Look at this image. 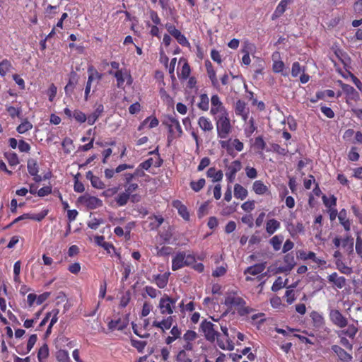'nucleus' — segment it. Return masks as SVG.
Returning <instances> with one entry per match:
<instances>
[{
    "label": "nucleus",
    "instance_id": "7c9ffc66",
    "mask_svg": "<svg viewBox=\"0 0 362 362\" xmlns=\"http://www.w3.org/2000/svg\"><path fill=\"white\" fill-rule=\"evenodd\" d=\"M252 190L256 194L263 195L268 192L269 189L267 186L263 183L262 181L256 180L252 185Z\"/></svg>",
    "mask_w": 362,
    "mask_h": 362
},
{
    "label": "nucleus",
    "instance_id": "2f4dec72",
    "mask_svg": "<svg viewBox=\"0 0 362 362\" xmlns=\"http://www.w3.org/2000/svg\"><path fill=\"white\" fill-rule=\"evenodd\" d=\"M173 206L178 211L179 214L186 221L189 219V214L187 207L179 200L173 202Z\"/></svg>",
    "mask_w": 362,
    "mask_h": 362
},
{
    "label": "nucleus",
    "instance_id": "cd10ccee",
    "mask_svg": "<svg viewBox=\"0 0 362 362\" xmlns=\"http://www.w3.org/2000/svg\"><path fill=\"white\" fill-rule=\"evenodd\" d=\"M170 335L165 338V342L166 344L170 345L176 339H180L181 336V329L177 325L173 326L170 332Z\"/></svg>",
    "mask_w": 362,
    "mask_h": 362
},
{
    "label": "nucleus",
    "instance_id": "6e6552de",
    "mask_svg": "<svg viewBox=\"0 0 362 362\" xmlns=\"http://www.w3.org/2000/svg\"><path fill=\"white\" fill-rule=\"evenodd\" d=\"M211 107L210 113L214 117L228 112L222 102L221 101L220 98L217 95H214L211 96Z\"/></svg>",
    "mask_w": 362,
    "mask_h": 362
},
{
    "label": "nucleus",
    "instance_id": "473e14b6",
    "mask_svg": "<svg viewBox=\"0 0 362 362\" xmlns=\"http://www.w3.org/2000/svg\"><path fill=\"white\" fill-rule=\"evenodd\" d=\"M265 263L256 264L253 266L247 267V269L245 271V274L255 276L262 273L265 269Z\"/></svg>",
    "mask_w": 362,
    "mask_h": 362
},
{
    "label": "nucleus",
    "instance_id": "b1692460",
    "mask_svg": "<svg viewBox=\"0 0 362 362\" xmlns=\"http://www.w3.org/2000/svg\"><path fill=\"white\" fill-rule=\"evenodd\" d=\"M346 327V329L337 332L338 337H341V336L344 335L350 339H354L358 332L357 326L354 324H348Z\"/></svg>",
    "mask_w": 362,
    "mask_h": 362
},
{
    "label": "nucleus",
    "instance_id": "c756f323",
    "mask_svg": "<svg viewBox=\"0 0 362 362\" xmlns=\"http://www.w3.org/2000/svg\"><path fill=\"white\" fill-rule=\"evenodd\" d=\"M179 63H183V64L180 70V72L178 73V77L182 79L186 80L187 78H188L191 73L190 66L187 63V60L184 58H181L180 59Z\"/></svg>",
    "mask_w": 362,
    "mask_h": 362
},
{
    "label": "nucleus",
    "instance_id": "e2e57ef3",
    "mask_svg": "<svg viewBox=\"0 0 362 362\" xmlns=\"http://www.w3.org/2000/svg\"><path fill=\"white\" fill-rule=\"evenodd\" d=\"M131 344L133 347L136 349L139 352H143L144 348L146 346V342L144 341L136 340L134 339H131Z\"/></svg>",
    "mask_w": 362,
    "mask_h": 362
},
{
    "label": "nucleus",
    "instance_id": "2eb2a0df",
    "mask_svg": "<svg viewBox=\"0 0 362 362\" xmlns=\"http://www.w3.org/2000/svg\"><path fill=\"white\" fill-rule=\"evenodd\" d=\"M173 323V317L168 316L163 318L161 321L154 320L152 323L153 327L160 329L162 332L169 329Z\"/></svg>",
    "mask_w": 362,
    "mask_h": 362
},
{
    "label": "nucleus",
    "instance_id": "79ce46f5",
    "mask_svg": "<svg viewBox=\"0 0 362 362\" xmlns=\"http://www.w3.org/2000/svg\"><path fill=\"white\" fill-rule=\"evenodd\" d=\"M288 230L292 236L296 235L298 233H302L304 231V226L302 223H297L296 224H289L288 226Z\"/></svg>",
    "mask_w": 362,
    "mask_h": 362
},
{
    "label": "nucleus",
    "instance_id": "4be33fe9",
    "mask_svg": "<svg viewBox=\"0 0 362 362\" xmlns=\"http://www.w3.org/2000/svg\"><path fill=\"white\" fill-rule=\"evenodd\" d=\"M197 124L199 128L205 133L211 132L214 129L212 122L204 116L199 117Z\"/></svg>",
    "mask_w": 362,
    "mask_h": 362
},
{
    "label": "nucleus",
    "instance_id": "09e8293b",
    "mask_svg": "<svg viewBox=\"0 0 362 362\" xmlns=\"http://www.w3.org/2000/svg\"><path fill=\"white\" fill-rule=\"evenodd\" d=\"M341 88L343 91L351 98L356 99L358 97V93L350 85L341 83Z\"/></svg>",
    "mask_w": 362,
    "mask_h": 362
},
{
    "label": "nucleus",
    "instance_id": "13d9d810",
    "mask_svg": "<svg viewBox=\"0 0 362 362\" xmlns=\"http://www.w3.org/2000/svg\"><path fill=\"white\" fill-rule=\"evenodd\" d=\"M206 181L204 178H200L197 181H192L190 187L194 192L200 191L205 185Z\"/></svg>",
    "mask_w": 362,
    "mask_h": 362
},
{
    "label": "nucleus",
    "instance_id": "6e6d98bb",
    "mask_svg": "<svg viewBox=\"0 0 362 362\" xmlns=\"http://www.w3.org/2000/svg\"><path fill=\"white\" fill-rule=\"evenodd\" d=\"M283 240L284 238L282 235H275L270 240V243L274 250L277 251L281 248Z\"/></svg>",
    "mask_w": 362,
    "mask_h": 362
},
{
    "label": "nucleus",
    "instance_id": "423d86ee",
    "mask_svg": "<svg viewBox=\"0 0 362 362\" xmlns=\"http://www.w3.org/2000/svg\"><path fill=\"white\" fill-rule=\"evenodd\" d=\"M200 329L207 341L213 342L219 337V333L216 328V325L210 321H202L200 325Z\"/></svg>",
    "mask_w": 362,
    "mask_h": 362
},
{
    "label": "nucleus",
    "instance_id": "f257e3e1",
    "mask_svg": "<svg viewBox=\"0 0 362 362\" xmlns=\"http://www.w3.org/2000/svg\"><path fill=\"white\" fill-rule=\"evenodd\" d=\"M223 304L230 310L235 308L241 316L250 312V308L246 306L245 300L235 291H228L226 293Z\"/></svg>",
    "mask_w": 362,
    "mask_h": 362
},
{
    "label": "nucleus",
    "instance_id": "7ed1b4c3",
    "mask_svg": "<svg viewBox=\"0 0 362 362\" xmlns=\"http://www.w3.org/2000/svg\"><path fill=\"white\" fill-rule=\"evenodd\" d=\"M163 124L168 127L170 135L168 141L170 143L174 138L180 137L182 134V129L179 121L173 116L165 118Z\"/></svg>",
    "mask_w": 362,
    "mask_h": 362
},
{
    "label": "nucleus",
    "instance_id": "4d7b16f0",
    "mask_svg": "<svg viewBox=\"0 0 362 362\" xmlns=\"http://www.w3.org/2000/svg\"><path fill=\"white\" fill-rule=\"evenodd\" d=\"M130 197L124 192L119 194L115 198V201L118 206H123L127 204Z\"/></svg>",
    "mask_w": 362,
    "mask_h": 362
},
{
    "label": "nucleus",
    "instance_id": "69168bd1",
    "mask_svg": "<svg viewBox=\"0 0 362 362\" xmlns=\"http://www.w3.org/2000/svg\"><path fill=\"white\" fill-rule=\"evenodd\" d=\"M48 209H43L38 214L30 213V219L40 221L48 214Z\"/></svg>",
    "mask_w": 362,
    "mask_h": 362
},
{
    "label": "nucleus",
    "instance_id": "dca6fc26",
    "mask_svg": "<svg viewBox=\"0 0 362 362\" xmlns=\"http://www.w3.org/2000/svg\"><path fill=\"white\" fill-rule=\"evenodd\" d=\"M235 112L237 115H240L242 119L245 122L248 119L250 114L249 109L246 107L245 102L238 100L235 107Z\"/></svg>",
    "mask_w": 362,
    "mask_h": 362
},
{
    "label": "nucleus",
    "instance_id": "a878e982",
    "mask_svg": "<svg viewBox=\"0 0 362 362\" xmlns=\"http://www.w3.org/2000/svg\"><path fill=\"white\" fill-rule=\"evenodd\" d=\"M28 170L30 175L34 177V180L37 182L42 180V177L38 175V166L35 160H29L28 161Z\"/></svg>",
    "mask_w": 362,
    "mask_h": 362
},
{
    "label": "nucleus",
    "instance_id": "6ab92c4d",
    "mask_svg": "<svg viewBox=\"0 0 362 362\" xmlns=\"http://www.w3.org/2000/svg\"><path fill=\"white\" fill-rule=\"evenodd\" d=\"M332 351L339 357V358L344 362H349L352 359L351 354H348L344 349L338 345H333L331 347Z\"/></svg>",
    "mask_w": 362,
    "mask_h": 362
},
{
    "label": "nucleus",
    "instance_id": "37998d69",
    "mask_svg": "<svg viewBox=\"0 0 362 362\" xmlns=\"http://www.w3.org/2000/svg\"><path fill=\"white\" fill-rule=\"evenodd\" d=\"M4 155L11 166H16L19 163V159L16 153L8 151L5 152Z\"/></svg>",
    "mask_w": 362,
    "mask_h": 362
},
{
    "label": "nucleus",
    "instance_id": "680f3d73",
    "mask_svg": "<svg viewBox=\"0 0 362 362\" xmlns=\"http://www.w3.org/2000/svg\"><path fill=\"white\" fill-rule=\"evenodd\" d=\"M73 118L79 123H83L86 120L88 121V117L79 110H75L73 112Z\"/></svg>",
    "mask_w": 362,
    "mask_h": 362
},
{
    "label": "nucleus",
    "instance_id": "338daca9",
    "mask_svg": "<svg viewBox=\"0 0 362 362\" xmlns=\"http://www.w3.org/2000/svg\"><path fill=\"white\" fill-rule=\"evenodd\" d=\"M285 285H286V282H284L283 281V279L281 276H279L274 282V284L272 286V290L273 291H277L281 289L282 288H284L285 286Z\"/></svg>",
    "mask_w": 362,
    "mask_h": 362
},
{
    "label": "nucleus",
    "instance_id": "e433bc0d",
    "mask_svg": "<svg viewBox=\"0 0 362 362\" xmlns=\"http://www.w3.org/2000/svg\"><path fill=\"white\" fill-rule=\"evenodd\" d=\"M88 81H89V83H92L94 81L99 82L102 78V74H100L93 66H90L88 68Z\"/></svg>",
    "mask_w": 362,
    "mask_h": 362
},
{
    "label": "nucleus",
    "instance_id": "4c0bfd02",
    "mask_svg": "<svg viewBox=\"0 0 362 362\" xmlns=\"http://www.w3.org/2000/svg\"><path fill=\"white\" fill-rule=\"evenodd\" d=\"M217 339V345L223 350L232 351L234 349L233 343L229 340L228 338H226L224 339H220L218 337Z\"/></svg>",
    "mask_w": 362,
    "mask_h": 362
},
{
    "label": "nucleus",
    "instance_id": "f704fd0d",
    "mask_svg": "<svg viewBox=\"0 0 362 362\" xmlns=\"http://www.w3.org/2000/svg\"><path fill=\"white\" fill-rule=\"evenodd\" d=\"M104 107L103 105H98L95 108V111L88 116V124L93 125L97 119L99 118L102 112H103Z\"/></svg>",
    "mask_w": 362,
    "mask_h": 362
},
{
    "label": "nucleus",
    "instance_id": "603ef678",
    "mask_svg": "<svg viewBox=\"0 0 362 362\" xmlns=\"http://www.w3.org/2000/svg\"><path fill=\"white\" fill-rule=\"evenodd\" d=\"M32 128L33 124L29 121L25 120L17 127L16 131L19 134H24L30 130Z\"/></svg>",
    "mask_w": 362,
    "mask_h": 362
},
{
    "label": "nucleus",
    "instance_id": "9d476101",
    "mask_svg": "<svg viewBox=\"0 0 362 362\" xmlns=\"http://www.w3.org/2000/svg\"><path fill=\"white\" fill-rule=\"evenodd\" d=\"M197 338V334L193 330H187L182 336V340L183 341L182 348L186 350L194 351V341Z\"/></svg>",
    "mask_w": 362,
    "mask_h": 362
},
{
    "label": "nucleus",
    "instance_id": "58836bf2",
    "mask_svg": "<svg viewBox=\"0 0 362 362\" xmlns=\"http://www.w3.org/2000/svg\"><path fill=\"white\" fill-rule=\"evenodd\" d=\"M207 176L210 177L213 182H218L223 179V174L221 170H217L214 168H210L207 170Z\"/></svg>",
    "mask_w": 362,
    "mask_h": 362
},
{
    "label": "nucleus",
    "instance_id": "1a4fd4ad",
    "mask_svg": "<svg viewBox=\"0 0 362 362\" xmlns=\"http://www.w3.org/2000/svg\"><path fill=\"white\" fill-rule=\"evenodd\" d=\"M165 28L167 29L168 32L172 36H173L182 46H189L190 44L187 39L186 38V37L184 35H182L179 30L175 28V27L173 25L170 23H167L165 25Z\"/></svg>",
    "mask_w": 362,
    "mask_h": 362
},
{
    "label": "nucleus",
    "instance_id": "39448f33",
    "mask_svg": "<svg viewBox=\"0 0 362 362\" xmlns=\"http://www.w3.org/2000/svg\"><path fill=\"white\" fill-rule=\"evenodd\" d=\"M176 300L172 298L168 295H163L159 300L158 308L160 313L163 315L171 316L175 310Z\"/></svg>",
    "mask_w": 362,
    "mask_h": 362
},
{
    "label": "nucleus",
    "instance_id": "052dcab7",
    "mask_svg": "<svg viewBox=\"0 0 362 362\" xmlns=\"http://www.w3.org/2000/svg\"><path fill=\"white\" fill-rule=\"evenodd\" d=\"M62 146L64 148V153L69 154L71 152V151L73 150V141L71 139L69 138V137H66L62 143Z\"/></svg>",
    "mask_w": 362,
    "mask_h": 362
},
{
    "label": "nucleus",
    "instance_id": "393cba45",
    "mask_svg": "<svg viewBox=\"0 0 362 362\" xmlns=\"http://www.w3.org/2000/svg\"><path fill=\"white\" fill-rule=\"evenodd\" d=\"M205 66L207 71V75L210 78L213 86L218 88L219 86V83L216 77V73L215 69H214L211 63L209 61L205 62Z\"/></svg>",
    "mask_w": 362,
    "mask_h": 362
},
{
    "label": "nucleus",
    "instance_id": "c9c22d12",
    "mask_svg": "<svg viewBox=\"0 0 362 362\" xmlns=\"http://www.w3.org/2000/svg\"><path fill=\"white\" fill-rule=\"evenodd\" d=\"M247 195L248 192L244 187L240 184H235L234 185V196L235 198L243 200Z\"/></svg>",
    "mask_w": 362,
    "mask_h": 362
},
{
    "label": "nucleus",
    "instance_id": "49530a36",
    "mask_svg": "<svg viewBox=\"0 0 362 362\" xmlns=\"http://www.w3.org/2000/svg\"><path fill=\"white\" fill-rule=\"evenodd\" d=\"M87 177L90 178L91 185L93 187L97 189H103L105 187V184L101 181V180L99 177L93 175L90 172H88Z\"/></svg>",
    "mask_w": 362,
    "mask_h": 362
},
{
    "label": "nucleus",
    "instance_id": "bf43d9fd",
    "mask_svg": "<svg viewBox=\"0 0 362 362\" xmlns=\"http://www.w3.org/2000/svg\"><path fill=\"white\" fill-rule=\"evenodd\" d=\"M303 72H305V69L302 67L297 62L293 63L291 68V75L293 77H297Z\"/></svg>",
    "mask_w": 362,
    "mask_h": 362
},
{
    "label": "nucleus",
    "instance_id": "f3484780",
    "mask_svg": "<svg viewBox=\"0 0 362 362\" xmlns=\"http://www.w3.org/2000/svg\"><path fill=\"white\" fill-rule=\"evenodd\" d=\"M185 258L184 252H177L172 259V269L176 271L186 267Z\"/></svg>",
    "mask_w": 362,
    "mask_h": 362
},
{
    "label": "nucleus",
    "instance_id": "de8ad7c7",
    "mask_svg": "<svg viewBox=\"0 0 362 362\" xmlns=\"http://www.w3.org/2000/svg\"><path fill=\"white\" fill-rule=\"evenodd\" d=\"M49 356V348L47 344H43L38 350L37 359L39 362H44Z\"/></svg>",
    "mask_w": 362,
    "mask_h": 362
},
{
    "label": "nucleus",
    "instance_id": "864d4df0",
    "mask_svg": "<svg viewBox=\"0 0 362 362\" xmlns=\"http://www.w3.org/2000/svg\"><path fill=\"white\" fill-rule=\"evenodd\" d=\"M322 201L325 206L328 209L334 208L337 204V198L334 195L329 197L324 195L322 197Z\"/></svg>",
    "mask_w": 362,
    "mask_h": 362
},
{
    "label": "nucleus",
    "instance_id": "c85d7f7f",
    "mask_svg": "<svg viewBox=\"0 0 362 362\" xmlns=\"http://www.w3.org/2000/svg\"><path fill=\"white\" fill-rule=\"evenodd\" d=\"M310 318L313 320V325L317 328H321L325 325V318L322 315V314L317 312V311H312L310 313Z\"/></svg>",
    "mask_w": 362,
    "mask_h": 362
},
{
    "label": "nucleus",
    "instance_id": "9b49d317",
    "mask_svg": "<svg viewBox=\"0 0 362 362\" xmlns=\"http://www.w3.org/2000/svg\"><path fill=\"white\" fill-rule=\"evenodd\" d=\"M129 324L128 317H118L117 319L111 320L107 324L108 329L111 332L122 331Z\"/></svg>",
    "mask_w": 362,
    "mask_h": 362
},
{
    "label": "nucleus",
    "instance_id": "5701e85b",
    "mask_svg": "<svg viewBox=\"0 0 362 362\" xmlns=\"http://www.w3.org/2000/svg\"><path fill=\"white\" fill-rule=\"evenodd\" d=\"M277 57H279V53L272 55V70L275 73H281L283 76H286L288 74L284 73L285 64L281 60L278 59Z\"/></svg>",
    "mask_w": 362,
    "mask_h": 362
},
{
    "label": "nucleus",
    "instance_id": "ea45409f",
    "mask_svg": "<svg viewBox=\"0 0 362 362\" xmlns=\"http://www.w3.org/2000/svg\"><path fill=\"white\" fill-rule=\"evenodd\" d=\"M242 53L254 55L256 52V46L249 40H245L241 49Z\"/></svg>",
    "mask_w": 362,
    "mask_h": 362
},
{
    "label": "nucleus",
    "instance_id": "bb28decb",
    "mask_svg": "<svg viewBox=\"0 0 362 362\" xmlns=\"http://www.w3.org/2000/svg\"><path fill=\"white\" fill-rule=\"evenodd\" d=\"M83 201L91 209H97L103 205V202L95 197L86 196L83 197Z\"/></svg>",
    "mask_w": 362,
    "mask_h": 362
},
{
    "label": "nucleus",
    "instance_id": "3c124183",
    "mask_svg": "<svg viewBox=\"0 0 362 362\" xmlns=\"http://www.w3.org/2000/svg\"><path fill=\"white\" fill-rule=\"evenodd\" d=\"M12 68L11 62L7 59H4L0 62V75L4 76Z\"/></svg>",
    "mask_w": 362,
    "mask_h": 362
},
{
    "label": "nucleus",
    "instance_id": "f8f14e48",
    "mask_svg": "<svg viewBox=\"0 0 362 362\" xmlns=\"http://www.w3.org/2000/svg\"><path fill=\"white\" fill-rule=\"evenodd\" d=\"M220 144L221 147L226 148L228 152H230L233 148L240 152L243 151L244 148L243 143L238 139L220 141Z\"/></svg>",
    "mask_w": 362,
    "mask_h": 362
},
{
    "label": "nucleus",
    "instance_id": "72a5a7b5",
    "mask_svg": "<svg viewBox=\"0 0 362 362\" xmlns=\"http://www.w3.org/2000/svg\"><path fill=\"white\" fill-rule=\"evenodd\" d=\"M280 222L276 219H269L266 223V231L269 235L274 234L279 228Z\"/></svg>",
    "mask_w": 362,
    "mask_h": 362
},
{
    "label": "nucleus",
    "instance_id": "aec40b11",
    "mask_svg": "<svg viewBox=\"0 0 362 362\" xmlns=\"http://www.w3.org/2000/svg\"><path fill=\"white\" fill-rule=\"evenodd\" d=\"M327 279L337 288H342L346 285V279L344 276H339L337 272L329 275Z\"/></svg>",
    "mask_w": 362,
    "mask_h": 362
},
{
    "label": "nucleus",
    "instance_id": "20e7f679",
    "mask_svg": "<svg viewBox=\"0 0 362 362\" xmlns=\"http://www.w3.org/2000/svg\"><path fill=\"white\" fill-rule=\"evenodd\" d=\"M109 74L115 76L117 81V86L119 88L124 89V84L131 86L133 83V78L129 70L122 68L119 71H109Z\"/></svg>",
    "mask_w": 362,
    "mask_h": 362
},
{
    "label": "nucleus",
    "instance_id": "8fccbe9b",
    "mask_svg": "<svg viewBox=\"0 0 362 362\" xmlns=\"http://www.w3.org/2000/svg\"><path fill=\"white\" fill-rule=\"evenodd\" d=\"M168 276L169 274H164L162 275H157L155 277V282L160 288H163L166 286L168 282Z\"/></svg>",
    "mask_w": 362,
    "mask_h": 362
},
{
    "label": "nucleus",
    "instance_id": "4468645a",
    "mask_svg": "<svg viewBox=\"0 0 362 362\" xmlns=\"http://www.w3.org/2000/svg\"><path fill=\"white\" fill-rule=\"evenodd\" d=\"M284 262L285 264L279 267L276 273H288L296 264L293 256L290 255H286L284 257Z\"/></svg>",
    "mask_w": 362,
    "mask_h": 362
},
{
    "label": "nucleus",
    "instance_id": "a211bd4d",
    "mask_svg": "<svg viewBox=\"0 0 362 362\" xmlns=\"http://www.w3.org/2000/svg\"><path fill=\"white\" fill-rule=\"evenodd\" d=\"M194 356V351L186 350L182 348L176 356V360L177 362H192Z\"/></svg>",
    "mask_w": 362,
    "mask_h": 362
},
{
    "label": "nucleus",
    "instance_id": "5fc2aeb1",
    "mask_svg": "<svg viewBox=\"0 0 362 362\" xmlns=\"http://www.w3.org/2000/svg\"><path fill=\"white\" fill-rule=\"evenodd\" d=\"M56 358L58 362H69L70 361L69 354L66 350H59L57 352Z\"/></svg>",
    "mask_w": 362,
    "mask_h": 362
},
{
    "label": "nucleus",
    "instance_id": "774afa93",
    "mask_svg": "<svg viewBox=\"0 0 362 362\" xmlns=\"http://www.w3.org/2000/svg\"><path fill=\"white\" fill-rule=\"evenodd\" d=\"M6 110L12 118L19 117L21 112V107H15L13 106H6Z\"/></svg>",
    "mask_w": 362,
    "mask_h": 362
},
{
    "label": "nucleus",
    "instance_id": "0e129e2a",
    "mask_svg": "<svg viewBox=\"0 0 362 362\" xmlns=\"http://www.w3.org/2000/svg\"><path fill=\"white\" fill-rule=\"evenodd\" d=\"M315 253L311 251L307 252L304 250H300L298 252V257H300L303 260L312 259L313 261L315 258Z\"/></svg>",
    "mask_w": 362,
    "mask_h": 362
},
{
    "label": "nucleus",
    "instance_id": "a19ab883",
    "mask_svg": "<svg viewBox=\"0 0 362 362\" xmlns=\"http://www.w3.org/2000/svg\"><path fill=\"white\" fill-rule=\"evenodd\" d=\"M338 218L339 220L340 223L343 226L344 229L346 231L350 230L351 228V223L349 220L346 218V211L345 209H342L340 211Z\"/></svg>",
    "mask_w": 362,
    "mask_h": 362
},
{
    "label": "nucleus",
    "instance_id": "f03ea898",
    "mask_svg": "<svg viewBox=\"0 0 362 362\" xmlns=\"http://www.w3.org/2000/svg\"><path fill=\"white\" fill-rule=\"evenodd\" d=\"M218 137L226 139L232 130L228 112L214 117Z\"/></svg>",
    "mask_w": 362,
    "mask_h": 362
},
{
    "label": "nucleus",
    "instance_id": "0eeeda50",
    "mask_svg": "<svg viewBox=\"0 0 362 362\" xmlns=\"http://www.w3.org/2000/svg\"><path fill=\"white\" fill-rule=\"evenodd\" d=\"M330 321L337 327L344 328L348 325V320L337 309H330L329 312Z\"/></svg>",
    "mask_w": 362,
    "mask_h": 362
},
{
    "label": "nucleus",
    "instance_id": "a18cd8bd",
    "mask_svg": "<svg viewBox=\"0 0 362 362\" xmlns=\"http://www.w3.org/2000/svg\"><path fill=\"white\" fill-rule=\"evenodd\" d=\"M198 107L204 111H207L209 107V99L206 94L203 93L199 96V102L198 103Z\"/></svg>",
    "mask_w": 362,
    "mask_h": 362
},
{
    "label": "nucleus",
    "instance_id": "412c9836",
    "mask_svg": "<svg viewBox=\"0 0 362 362\" xmlns=\"http://www.w3.org/2000/svg\"><path fill=\"white\" fill-rule=\"evenodd\" d=\"M291 2L292 0H281L272 14V20H275L281 16L282 14L286 11L288 5H289Z\"/></svg>",
    "mask_w": 362,
    "mask_h": 362
},
{
    "label": "nucleus",
    "instance_id": "ddd939ff",
    "mask_svg": "<svg viewBox=\"0 0 362 362\" xmlns=\"http://www.w3.org/2000/svg\"><path fill=\"white\" fill-rule=\"evenodd\" d=\"M241 168L242 165L239 160H234L230 164L226 173V180L229 183L235 180L236 173L240 170Z\"/></svg>",
    "mask_w": 362,
    "mask_h": 362
},
{
    "label": "nucleus",
    "instance_id": "c03bdc74",
    "mask_svg": "<svg viewBox=\"0 0 362 362\" xmlns=\"http://www.w3.org/2000/svg\"><path fill=\"white\" fill-rule=\"evenodd\" d=\"M335 264L337 269L341 272L342 274L349 275L352 273V269L348 266H346L341 259H337L335 261Z\"/></svg>",
    "mask_w": 362,
    "mask_h": 362
}]
</instances>
